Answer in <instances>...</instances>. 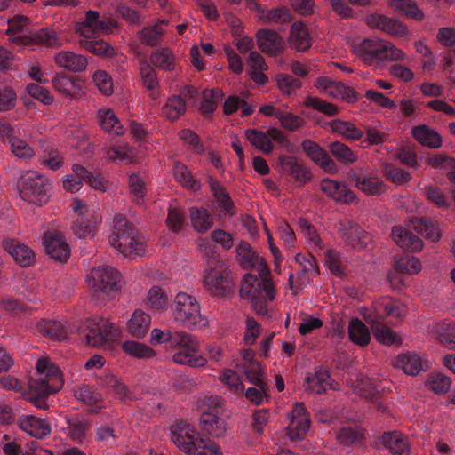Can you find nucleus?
I'll use <instances>...</instances> for the list:
<instances>
[{"label":"nucleus","instance_id":"3","mask_svg":"<svg viewBox=\"0 0 455 455\" xmlns=\"http://www.w3.org/2000/svg\"><path fill=\"white\" fill-rule=\"evenodd\" d=\"M171 439L180 451L189 455H222L215 442L186 422L172 427Z\"/></svg>","mask_w":455,"mask_h":455},{"label":"nucleus","instance_id":"43","mask_svg":"<svg viewBox=\"0 0 455 455\" xmlns=\"http://www.w3.org/2000/svg\"><path fill=\"white\" fill-rule=\"evenodd\" d=\"M140 72L143 86L150 91L149 95L152 99H156L159 96V82L156 71L148 62L143 61L140 64Z\"/></svg>","mask_w":455,"mask_h":455},{"label":"nucleus","instance_id":"30","mask_svg":"<svg viewBox=\"0 0 455 455\" xmlns=\"http://www.w3.org/2000/svg\"><path fill=\"white\" fill-rule=\"evenodd\" d=\"M381 443L395 455H410V445L405 435L398 432L384 433L379 438Z\"/></svg>","mask_w":455,"mask_h":455},{"label":"nucleus","instance_id":"59","mask_svg":"<svg viewBox=\"0 0 455 455\" xmlns=\"http://www.w3.org/2000/svg\"><path fill=\"white\" fill-rule=\"evenodd\" d=\"M129 191L132 200L141 204L146 194V187L143 179L136 173H132L128 179Z\"/></svg>","mask_w":455,"mask_h":455},{"label":"nucleus","instance_id":"6","mask_svg":"<svg viewBox=\"0 0 455 455\" xmlns=\"http://www.w3.org/2000/svg\"><path fill=\"white\" fill-rule=\"evenodd\" d=\"M172 317L182 327L192 330L207 324L206 318L201 314L196 299L186 292H179L172 305Z\"/></svg>","mask_w":455,"mask_h":455},{"label":"nucleus","instance_id":"21","mask_svg":"<svg viewBox=\"0 0 455 455\" xmlns=\"http://www.w3.org/2000/svg\"><path fill=\"white\" fill-rule=\"evenodd\" d=\"M44 245L47 254L56 260L66 262L70 256L68 244L57 231H47L44 234Z\"/></svg>","mask_w":455,"mask_h":455},{"label":"nucleus","instance_id":"54","mask_svg":"<svg viewBox=\"0 0 455 455\" xmlns=\"http://www.w3.org/2000/svg\"><path fill=\"white\" fill-rule=\"evenodd\" d=\"M428 164L434 168L446 169L449 180L455 185V159L445 154H435L427 158Z\"/></svg>","mask_w":455,"mask_h":455},{"label":"nucleus","instance_id":"9","mask_svg":"<svg viewBox=\"0 0 455 455\" xmlns=\"http://www.w3.org/2000/svg\"><path fill=\"white\" fill-rule=\"evenodd\" d=\"M20 196L24 201L43 205L49 200L51 183L49 180L36 171H28L20 176L18 181Z\"/></svg>","mask_w":455,"mask_h":455},{"label":"nucleus","instance_id":"8","mask_svg":"<svg viewBox=\"0 0 455 455\" xmlns=\"http://www.w3.org/2000/svg\"><path fill=\"white\" fill-rule=\"evenodd\" d=\"M170 347H178L179 351L172 355L174 363L188 365L191 368H199L206 364V359L198 354L199 343L196 338L185 331H173Z\"/></svg>","mask_w":455,"mask_h":455},{"label":"nucleus","instance_id":"18","mask_svg":"<svg viewBox=\"0 0 455 455\" xmlns=\"http://www.w3.org/2000/svg\"><path fill=\"white\" fill-rule=\"evenodd\" d=\"M365 21L370 28L379 29L393 36L401 37L407 33V28L403 22L380 13L367 14Z\"/></svg>","mask_w":455,"mask_h":455},{"label":"nucleus","instance_id":"62","mask_svg":"<svg viewBox=\"0 0 455 455\" xmlns=\"http://www.w3.org/2000/svg\"><path fill=\"white\" fill-rule=\"evenodd\" d=\"M304 104L306 107L312 108L328 116H333L338 113V108L334 104L317 97L307 96Z\"/></svg>","mask_w":455,"mask_h":455},{"label":"nucleus","instance_id":"28","mask_svg":"<svg viewBox=\"0 0 455 455\" xmlns=\"http://www.w3.org/2000/svg\"><path fill=\"white\" fill-rule=\"evenodd\" d=\"M58 66L75 73H80L86 69L88 60L84 55L68 51H61L54 57Z\"/></svg>","mask_w":455,"mask_h":455},{"label":"nucleus","instance_id":"23","mask_svg":"<svg viewBox=\"0 0 455 455\" xmlns=\"http://www.w3.org/2000/svg\"><path fill=\"white\" fill-rule=\"evenodd\" d=\"M3 247L21 267H27L35 261V252L28 245L13 239L4 240Z\"/></svg>","mask_w":455,"mask_h":455},{"label":"nucleus","instance_id":"31","mask_svg":"<svg viewBox=\"0 0 455 455\" xmlns=\"http://www.w3.org/2000/svg\"><path fill=\"white\" fill-rule=\"evenodd\" d=\"M101 386L108 388L115 396L124 402L131 401L134 398L132 392L125 386L116 375L108 372L105 373L100 379Z\"/></svg>","mask_w":455,"mask_h":455},{"label":"nucleus","instance_id":"32","mask_svg":"<svg viewBox=\"0 0 455 455\" xmlns=\"http://www.w3.org/2000/svg\"><path fill=\"white\" fill-rule=\"evenodd\" d=\"M431 332L441 344L455 349V322L444 320L433 325Z\"/></svg>","mask_w":455,"mask_h":455},{"label":"nucleus","instance_id":"50","mask_svg":"<svg viewBox=\"0 0 455 455\" xmlns=\"http://www.w3.org/2000/svg\"><path fill=\"white\" fill-rule=\"evenodd\" d=\"M329 125L333 132H336L347 140H360L363 134V132L355 124L339 119L331 121Z\"/></svg>","mask_w":455,"mask_h":455},{"label":"nucleus","instance_id":"19","mask_svg":"<svg viewBox=\"0 0 455 455\" xmlns=\"http://www.w3.org/2000/svg\"><path fill=\"white\" fill-rule=\"evenodd\" d=\"M304 387L307 392L321 395L327 390L335 389L334 380L330 371L323 366L315 367L314 372L308 373L304 380Z\"/></svg>","mask_w":455,"mask_h":455},{"label":"nucleus","instance_id":"63","mask_svg":"<svg viewBox=\"0 0 455 455\" xmlns=\"http://www.w3.org/2000/svg\"><path fill=\"white\" fill-rule=\"evenodd\" d=\"M41 164L52 171H57L63 166L64 158L57 149L50 148L44 150L40 156Z\"/></svg>","mask_w":455,"mask_h":455},{"label":"nucleus","instance_id":"12","mask_svg":"<svg viewBox=\"0 0 455 455\" xmlns=\"http://www.w3.org/2000/svg\"><path fill=\"white\" fill-rule=\"evenodd\" d=\"M204 403L207 409L202 412L200 417L199 424L202 430L212 437L223 436L227 430V424L223 417L222 398L211 395L206 397Z\"/></svg>","mask_w":455,"mask_h":455},{"label":"nucleus","instance_id":"58","mask_svg":"<svg viewBox=\"0 0 455 455\" xmlns=\"http://www.w3.org/2000/svg\"><path fill=\"white\" fill-rule=\"evenodd\" d=\"M327 95L339 98L347 102H355L358 100V94L351 87L335 81H333L330 90H328Z\"/></svg>","mask_w":455,"mask_h":455},{"label":"nucleus","instance_id":"55","mask_svg":"<svg viewBox=\"0 0 455 455\" xmlns=\"http://www.w3.org/2000/svg\"><path fill=\"white\" fill-rule=\"evenodd\" d=\"M236 254L240 265L243 268L254 267L258 263L259 257L252 250L251 244L247 242L241 241L238 243L236 247Z\"/></svg>","mask_w":455,"mask_h":455},{"label":"nucleus","instance_id":"1","mask_svg":"<svg viewBox=\"0 0 455 455\" xmlns=\"http://www.w3.org/2000/svg\"><path fill=\"white\" fill-rule=\"evenodd\" d=\"M36 369L38 377L29 380L28 400L35 407L46 410L48 396L62 387L60 370L45 358L37 361Z\"/></svg>","mask_w":455,"mask_h":455},{"label":"nucleus","instance_id":"51","mask_svg":"<svg viewBox=\"0 0 455 455\" xmlns=\"http://www.w3.org/2000/svg\"><path fill=\"white\" fill-rule=\"evenodd\" d=\"M174 56L169 48H160L151 53L150 63L155 67L172 71L174 70Z\"/></svg>","mask_w":455,"mask_h":455},{"label":"nucleus","instance_id":"14","mask_svg":"<svg viewBox=\"0 0 455 455\" xmlns=\"http://www.w3.org/2000/svg\"><path fill=\"white\" fill-rule=\"evenodd\" d=\"M72 172V174L67 175L63 180V188L66 190L71 193L77 192L81 189L84 182L96 190H106L104 178L100 173L91 172L84 166L78 164H73Z\"/></svg>","mask_w":455,"mask_h":455},{"label":"nucleus","instance_id":"60","mask_svg":"<svg viewBox=\"0 0 455 455\" xmlns=\"http://www.w3.org/2000/svg\"><path fill=\"white\" fill-rule=\"evenodd\" d=\"M394 268L397 272L415 275L420 271L421 264L417 258L411 255H406L395 262Z\"/></svg>","mask_w":455,"mask_h":455},{"label":"nucleus","instance_id":"52","mask_svg":"<svg viewBox=\"0 0 455 455\" xmlns=\"http://www.w3.org/2000/svg\"><path fill=\"white\" fill-rule=\"evenodd\" d=\"M329 152L339 163L348 165L356 161V155L346 144L335 141L328 145Z\"/></svg>","mask_w":455,"mask_h":455},{"label":"nucleus","instance_id":"13","mask_svg":"<svg viewBox=\"0 0 455 455\" xmlns=\"http://www.w3.org/2000/svg\"><path fill=\"white\" fill-rule=\"evenodd\" d=\"M233 281L230 272L224 263L218 262L210 267L204 275V287L215 297H226L233 291Z\"/></svg>","mask_w":455,"mask_h":455},{"label":"nucleus","instance_id":"10","mask_svg":"<svg viewBox=\"0 0 455 455\" xmlns=\"http://www.w3.org/2000/svg\"><path fill=\"white\" fill-rule=\"evenodd\" d=\"M121 275L112 267L100 266L94 267L88 276V285L92 290V300L98 303L101 295L111 296L121 288Z\"/></svg>","mask_w":455,"mask_h":455},{"label":"nucleus","instance_id":"61","mask_svg":"<svg viewBox=\"0 0 455 455\" xmlns=\"http://www.w3.org/2000/svg\"><path fill=\"white\" fill-rule=\"evenodd\" d=\"M9 144L12 154L18 158L30 159L35 156V151L30 145L18 137H12Z\"/></svg>","mask_w":455,"mask_h":455},{"label":"nucleus","instance_id":"39","mask_svg":"<svg viewBox=\"0 0 455 455\" xmlns=\"http://www.w3.org/2000/svg\"><path fill=\"white\" fill-rule=\"evenodd\" d=\"M37 331L45 337L54 340H64L68 332L62 323L55 320L42 319L36 324Z\"/></svg>","mask_w":455,"mask_h":455},{"label":"nucleus","instance_id":"11","mask_svg":"<svg viewBox=\"0 0 455 455\" xmlns=\"http://www.w3.org/2000/svg\"><path fill=\"white\" fill-rule=\"evenodd\" d=\"M86 344L95 347H105L118 337L117 330L107 319L99 317L87 319L78 328Z\"/></svg>","mask_w":455,"mask_h":455},{"label":"nucleus","instance_id":"41","mask_svg":"<svg viewBox=\"0 0 455 455\" xmlns=\"http://www.w3.org/2000/svg\"><path fill=\"white\" fill-rule=\"evenodd\" d=\"M393 364L395 368L402 369L404 373L411 376L418 375L422 370L421 358L419 355L411 352L398 355Z\"/></svg>","mask_w":455,"mask_h":455},{"label":"nucleus","instance_id":"47","mask_svg":"<svg viewBox=\"0 0 455 455\" xmlns=\"http://www.w3.org/2000/svg\"><path fill=\"white\" fill-rule=\"evenodd\" d=\"M186 100L181 95L170 97L163 108V114L170 121L178 120L186 112Z\"/></svg>","mask_w":455,"mask_h":455},{"label":"nucleus","instance_id":"2","mask_svg":"<svg viewBox=\"0 0 455 455\" xmlns=\"http://www.w3.org/2000/svg\"><path fill=\"white\" fill-rule=\"evenodd\" d=\"M111 23L107 18L100 19V12L90 10L86 12L84 20L78 23L76 32L83 37L79 41L80 46L85 51L101 57H112L115 49L103 40L96 39L100 33L110 31Z\"/></svg>","mask_w":455,"mask_h":455},{"label":"nucleus","instance_id":"37","mask_svg":"<svg viewBox=\"0 0 455 455\" xmlns=\"http://www.w3.org/2000/svg\"><path fill=\"white\" fill-rule=\"evenodd\" d=\"M411 228L431 242H436L441 237L438 223L427 218L412 219Z\"/></svg>","mask_w":455,"mask_h":455},{"label":"nucleus","instance_id":"44","mask_svg":"<svg viewBox=\"0 0 455 455\" xmlns=\"http://www.w3.org/2000/svg\"><path fill=\"white\" fill-rule=\"evenodd\" d=\"M165 23L164 20H158L156 23L143 28L139 33L140 41L148 46H156L160 44L164 29L159 24Z\"/></svg>","mask_w":455,"mask_h":455},{"label":"nucleus","instance_id":"64","mask_svg":"<svg viewBox=\"0 0 455 455\" xmlns=\"http://www.w3.org/2000/svg\"><path fill=\"white\" fill-rule=\"evenodd\" d=\"M220 379L234 394H240L243 391L244 386L241 378L232 370H225L220 376Z\"/></svg>","mask_w":455,"mask_h":455},{"label":"nucleus","instance_id":"40","mask_svg":"<svg viewBox=\"0 0 455 455\" xmlns=\"http://www.w3.org/2000/svg\"><path fill=\"white\" fill-rule=\"evenodd\" d=\"M100 221L101 218L97 215H93L92 219L86 216L78 217L73 223L72 231L79 239H92L95 235L96 226Z\"/></svg>","mask_w":455,"mask_h":455},{"label":"nucleus","instance_id":"42","mask_svg":"<svg viewBox=\"0 0 455 455\" xmlns=\"http://www.w3.org/2000/svg\"><path fill=\"white\" fill-rule=\"evenodd\" d=\"M411 133L413 138L423 146L437 148L442 145L440 134L427 125L412 128Z\"/></svg>","mask_w":455,"mask_h":455},{"label":"nucleus","instance_id":"57","mask_svg":"<svg viewBox=\"0 0 455 455\" xmlns=\"http://www.w3.org/2000/svg\"><path fill=\"white\" fill-rule=\"evenodd\" d=\"M427 385L435 394L442 395L451 388V379L443 373L433 372L428 376Z\"/></svg>","mask_w":455,"mask_h":455},{"label":"nucleus","instance_id":"29","mask_svg":"<svg viewBox=\"0 0 455 455\" xmlns=\"http://www.w3.org/2000/svg\"><path fill=\"white\" fill-rule=\"evenodd\" d=\"M208 184L219 207L229 216L235 213V205L225 187L213 177H208Z\"/></svg>","mask_w":455,"mask_h":455},{"label":"nucleus","instance_id":"4","mask_svg":"<svg viewBox=\"0 0 455 455\" xmlns=\"http://www.w3.org/2000/svg\"><path fill=\"white\" fill-rule=\"evenodd\" d=\"M110 245L125 257H140L145 252V242L134 225L122 216L114 218V228L109 235Z\"/></svg>","mask_w":455,"mask_h":455},{"label":"nucleus","instance_id":"45","mask_svg":"<svg viewBox=\"0 0 455 455\" xmlns=\"http://www.w3.org/2000/svg\"><path fill=\"white\" fill-rule=\"evenodd\" d=\"M172 172L176 181L181 184L184 188L192 191H197L200 189V182L192 177L188 167L182 163L175 161Z\"/></svg>","mask_w":455,"mask_h":455},{"label":"nucleus","instance_id":"20","mask_svg":"<svg viewBox=\"0 0 455 455\" xmlns=\"http://www.w3.org/2000/svg\"><path fill=\"white\" fill-rule=\"evenodd\" d=\"M17 425L20 430L37 439H43L51 434V424L46 419L32 414H22L18 418Z\"/></svg>","mask_w":455,"mask_h":455},{"label":"nucleus","instance_id":"7","mask_svg":"<svg viewBox=\"0 0 455 455\" xmlns=\"http://www.w3.org/2000/svg\"><path fill=\"white\" fill-rule=\"evenodd\" d=\"M356 55L367 65L391 60H403L404 53L395 45L381 40L364 38L355 47Z\"/></svg>","mask_w":455,"mask_h":455},{"label":"nucleus","instance_id":"49","mask_svg":"<svg viewBox=\"0 0 455 455\" xmlns=\"http://www.w3.org/2000/svg\"><path fill=\"white\" fill-rule=\"evenodd\" d=\"M371 330L375 339L384 345L390 346L401 342L400 338L379 320H372Z\"/></svg>","mask_w":455,"mask_h":455},{"label":"nucleus","instance_id":"25","mask_svg":"<svg viewBox=\"0 0 455 455\" xmlns=\"http://www.w3.org/2000/svg\"><path fill=\"white\" fill-rule=\"evenodd\" d=\"M321 190L333 200L349 204L355 198V194L344 183L331 179H323L321 182Z\"/></svg>","mask_w":455,"mask_h":455},{"label":"nucleus","instance_id":"36","mask_svg":"<svg viewBox=\"0 0 455 455\" xmlns=\"http://www.w3.org/2000/svg\"><path fill=\"white\" fill-rule=\"evenodd\" d=\"M189 216L191 226L197 233H206L213 226V216L204 207H191Z\"/></svg>","mask_w":455,"mask_h":455},{"label":"nucleus","instance_id":"17","mask_svg":"<svg viewBox=\"0 0 455 455\" xmlns=\"http://www.w3.org/2000/svg\"><path fill=\"white\" fill-rule=\"evenodd\" d=\"M301 148L306 155L321 169L329 174H336L339 167L329 153L311 140H304Z\"/></svg>","mask_w":455,"mask_h":455},{"label":"nucleus","instance_id":"24","mask_svg":"<svg viewBox=\"0 0 455 455\" xmlns=\"http://www.w3.org/2000/svg\"><path fill=\"white\" fill-rule=\"evenodd\" d=\"M20 40L24 44H33L52 48H57L62 44L61 39L57 36L56 32L51 28L34 30L28 35L21 36Z\"/></svg>","mask_w":455,"mask_h":455},{"label":"nucleus","instance_id":"5","mask_svg":"<svg viewBox=\"0 0 455 455\" xmlns=\"http://www.w3.org/2000/svg\"><path fill=\"white\" fill-rule=\"evenodd\" d=\"M239 293L242 299L251 302L259 315L268 316L267 303L275 299L274 284L269 279H260L257 275L246 274Z\"/></svg>","mask_w":455,"mask_h":455},{"label":"nucleus","instance_id":"27","mask_svg":"<svg viewBox=\"0 0 455 455\" xmlns=\"http://www.w3.org/2000/svg\"><path fill=\"white\" fill-rule=\"evenodd\" d=\"M279 162L283 171L291 176L300 185H304L311 180L309 170L296 158L280 156Z\"/></svg>","mask_w":455,"mask_h":455},{"label":"nucleus","instance_id":"35","mask_svg":"<svg viewBox=\"0 0 455 455\" xmlns=\"http://www.w3.org/2000/svg\"><path fill=\"white\" fill-rule=\"evenodd\" d=\"M376 318L374 320H382L384 317L399 318L403 315V308L398 301L384 297L373 303Z\"/></svg>","mask_w":455,"mask_h":455},{"label":"nucleus","instance_id":"56","mask_svg":"<svg viewBox=\"0 0 455 455\" xmlns=\"http://www.w3.org/2000/svg\"><path fill=\"white\" fill-rule=\"evenodd\" d=\"M424 196L429 203L435 204L439 209H447L451 204L449 197L437 187H425Z\"/></svg>","mask_w":455,"mask_h":455},{"label":"nucleus","instance_id":"22","mask_svg":"<svg viewBox=\"0 0 455 455\" xmlns=\"http://www.w3.org/2000/svg\"><path fill=\"white\" fill-rule=\"evenodd\" d=\"M258 48L269 56H276L283 50L282 36L274 30L260 28L255 35Z\"/></svg>","mask_w":455,"mask_h":455},{"label":"nucleus","instance_id":"15","mask_svg":"<svg viewBox=\"0 0 455 455\" xmlns=\"http://www.w3.org/2000/svg\"><path fill=\"white\" fill-rule=\"evenodd\" d=\"M338 233L346 246L354 250L362 251L367 249L371 242V235L365 232L358 224L350 220L339 221Z\"/></svg>","mask_w":455,"mask_h":455},{"label":"nucleus","instance_id":"48","mask_svg":"<svg viewBox=\"0 0 455 455\" xmlns=\"http://www.w3.org/2000/svg\"><path fill=\"white\" fill-rule=\"evenodd\" d=\"M348 335L350 340L359 346H366L371 339L367 326L358 318H354L350 321Z\"/></svg>","mask_w":455,"mask_h":455},{"label":"nucleus","instance_id":"16","mask_svg":"<svg viewBox=\"0 0 455 455\" xmlns=\"http://www.w3.org/2000/svg\"><path fill=\"white\" fill-rule=\"evenodd\" d=\"M245 136L257 149L266 155L273 151V140L282 146H286L289 143L283 132L277 128H270L267 132L257 129H248L245 131Z\"/></svg>","mask_w":455,"mask_h":455},{"label":"nucleus","instance_id":"53","mask_svg":"<svg viewBox=\"0 0 455 455\" xmlns=\"http://www.w3.org/2000/svg\"><path fill=\"white\" fill-rule=\"evenodd\" d=\"M68 426L71 439L77 443H82L89 429L88 421L80 417H72L68 419Z\"/></svg>","mask_w":455,"mask_h":455},{"label":"nucleus","instance_id":"33","mask_svg":"<svg viewBox=\"0 0 455 455\" xmlns=\"http://www.w3.org/2000/svg\"><path fill=\"white\" fill-rule=\"evenodd\" d=\"M290 46L298 52H304L311 46L309 33L300 21L294 22L290 30Z\"/></svg>","mask_w":455,"mask_h":455},{"label":"nucleus","instance_id":"26","mask_svg":"<svg viewBox=\"0 0 455 455\" xmlns=\"http://www.w3.org/2000/svg\"><path fill=\"white\" fill-rule=\"evenodd\" d=\"M391 235L394 242L406 251H419L423 248V241L411 230L403 227H394Z\"/></svg>","mask_w":455,"mask_h":455},{"label":"nucleus","instance_id":"46","mask_svg":"<svg viewBox=\"0 0 455 455\" xmlns=\"http://www.w3.org/2000/svg\"><path fill=\"white\" fill-rule=\"evenodd\" d=\"M52 86L57 92L70 98H76L81 92L80 85L66 75L54 76L52 78Z\"/></svg>","mask_w":455,"mask_h":455},{"label":"nucleus","instance_id":"34","mask_svg":"<svg viewBox=\"0 0 455 455\" xmlns=\"http://www.w3.org/2000/svg\"><path fill=\"white\" fill-rule=\"evenodd\" d=\"M98 123L100 128L110 134L120 136L124 133V129L119 119L111 108H100L97 114Z\"/></svg>","mask_w":455,"mask_h":455},{"label":"nucleus","instance_id":"38","mask_svg":"<svg viewBox=\"0 0 455 455\" xmlns=\"http://www.w3.org/2000/svg\"><path fill=\"white\" fill-rule=\"evenodd\" d=\"M150 323L151 317L148 314L136 309L127 323V329L131 335L141 339L148 333Z\"/></svg>","mask_w":455,"mask_h":455}]
</instances>
